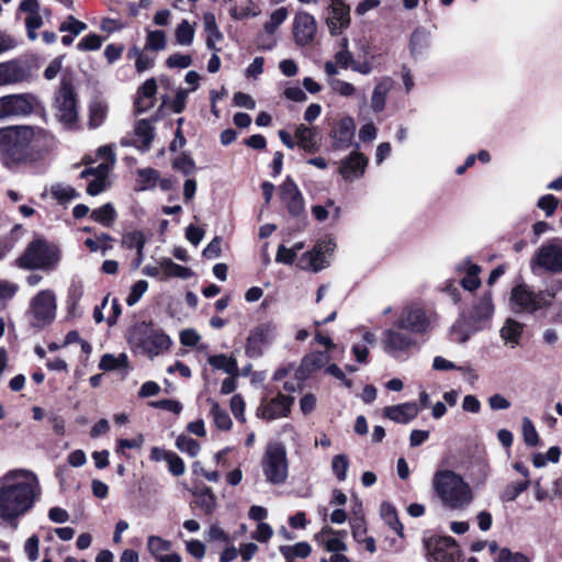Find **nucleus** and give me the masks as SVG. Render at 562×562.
I'll list each match as a JSON object with an SVG mask.
<instances>
[{
    "label": "nucleus",
    "mask_w": 562,
    "mask_h": 562,
    "mask_svg": "<svg viewBox=\"0 0 562 562\" xmlns=\"http://www.w3.org/2000/svg\"><path fill=\"white\" fill-rule=\"evenodd\" d=\"M522 436L526 445L531 447L538 445V432L533 423L528 417L522 418Z\"/></svg>",
    "instance_id": "nucleus-55"
},
{
    "label": "nucleus",
    "mask_w": 562,
    "mask_h": 562,
    "mask_svg": "<svg viewBox=\"0 0 562 562\" xmlns=\"http://www.w3.org/2000/svg\"><path fill=\"white\" fill-rule=\"evenodd\" d=\"M156 91L157 83L154 78L146 80L142 87H139L135 102L138 112H144L153 106V98Z\"/></svg>",
    "instance_id": "nucleus-32"
},
{
    "label": "nucleus",
    "mask_w": 562,
    "mask_h": 562,
    "mask_svg": "<svg viewBox=\"0 0 562 562\" xmlns=\"http://www.w3.org/2000/svg\"><path fill=\"white\" fill-rule=\"evenodd\" d=\"M431 488L439 503L450 510H464L475 498L470 483L460 473L450 469L435 471Z\"/></svg>",
    "instance_id": "nucleus-3"
},
{
    "label": "nucleus",
    "mask_w": 562,
    "mask_h": 562,
    "mask_svg": "<svg viewBox=\"0 0 562 562\" xmlns=\"http://www.w3.org/2000/svg\"><path fill=\"white\" fill-rule=\"evenodd\" d=\"M60 257L61 251L58 246L42 238H36L18 259V265L26 269L53 270L59 262Z\"/></svg>",
    "instance_id": "nucleus-5"
},
{
    "label": "nucleus",
    "mask_w": 562,
    "mask_h": 562,
    "mask_svg": "<svg viewBox=\"0 0 562 562\" xmlns=\"http://www.w3.org/2000/svg\"><path fill=\"white\" fill-rule=\"evenodd\" d=\"M160 268L162 272L165 273V278H180V279H189L192 277L191 269L180 266L176 262H173L169 258H162L160 259Z\"/></svg>",
    "instance_id": "nucleus-36"
},
{
    "label": "nucleus",
    "mask_w": 562,
    "mask_h": 562,
    "mask_svg": "<svg viewBox=\"0 0 562 562\" xmlns=\"http://www.w3.org/2000/svg\"><path fill=\"white\" fill-rule=\"evenodd\" d=\"M494 314V304L491 293H485L473 307L472 317L475 321H487Z\"/></svg>",
    "instance_id": "nucleus-35"
},
{
    "label": "nucleus",
    "mask_w": 562,
    "mask_h": 562,
    "mask_svg": "<svg viewBox=\"0 0 562 562\" xmlns=\"http://www.w3.org/2000/svg\"><path fill=\"white\" fill-rule=\"evenodd\" d=\"M456 270L459 273H464L461 280V285L467 291H474L481 285L479 273L481 268L472 261L464 259L456 266Z\"/></svg>",
    "instance_id": "nucleus-28"
},
{
    "label": "nucleus",
    "mask_w": 562,
    "mask_h": 562,
    "mask_svg": "<svg viewBox=\"0 0 562 562\" xmlns=\"http://www.w3.org/2000/svg\"><path fill=\"white\" fill-rule=\"evenodd\" d=\"M50 193L60 202H68L79 196L74 188L61 183L52 186Z\"/></svg>",
    "instance_id": "nucleus-51"
},
{
    "label": "nucleus",
    "mask_w": 562,
    "mask_h": 562,
    "mask_svg": "<svg viewBox=\"0 0 562 562\" xmlns=\"http://www.w3.org/2000/svg\"><path fill=\"white\" fill-rule=\"evenodd\" d=\"M213 422L218 429L228 430L232 427V419L226 411L221 408L217 402L209 400Z\"/></svg>",
    "instance_id": "nucleus-44"
},
{
    "label": "nucleus",
    "mask_w": 562,
    "mask_h": 562,
    "mask_svg": "<svg viewBox=\"0 0 562 562\" xmlns=\"http://www.w3.org/2000/svg\"><path fill=\"white\" fill-rule=\"evenodd\" d=\"M116 212L112 204L106 203L91 212V218L105 227H110L115 221Z\"/></svg>",
    "instance_id": "nucleus-42"
},
{
    "label": "nucleus",
    "mask_w": 562,
    "mask_h": 562,
    "mask_svg": "<svg viewBox=\"0 0 562 562\" xmlns=\"http://www.w3.org/2000/svg\"><path fill=\"white\" fill-rule=\"evenodd\" d=\"M432 317L418 303L405 305L396 321V327L412 335H424L430 330Z\"/></svg>",
    "instance_id": "nucleus-10"
},
{
    "label": "nucleus",
    "mask_w": 562,
    "mask_h": 562,
    "mask_svg": "<svg viewBox=\"0 0 562 562\" xmlns=\"http://www.w3.org/2000/svg\"><path fill=\"white\" fill-rule=\"evenodd\" d=\"M330 361L328 351H314L303 359L302 367L308 372L325 368Z\"/></svg>",
    "instance_id": "nucleus-40"
},
{
    "label": "nucleus",
    "mask_w": 562,
    "mask_h": 562,
    "mask_svg": "<svg viewBox=\"0 0 562 562\" xmlns=\"http://www.w3.org/2000/svg\"><path fill=\"white\" fill-rule=\"evenodd\" d=\"M27 78V71L22 64L16 60L0 63V87L21 82Z\"/></svg>",
    "instance_id": "nucleus-26"
},
{
    "label": "nucleus",
    "mask_w": 562,
    "mask_h": 562,
    "mask_svg": "<svg viewBox=\"0 0 562 562\" xmlns=\"http://www.w3.org/2000/svg\"><path fill=\"white\" fill-rule=\"evenodd\" d=\"M56 296L52 290H43L31 301V313L38 326L50 323L56 316Z\"/></svg>",
    "instance_id": "nucleus-17"
},
{
    "label": "nucleus",
    "mask_w": 562,
    "mask_h": 562,
    "mask_svg": "<svg viewBox=\"0 0 562 562\" xmlns=\"http://www.w3.org/2000/svg\"><path fill=\"white\" fill-rule=\"evenodd\" d=\"M328 85L335 93L341 97H353L357 92V89L352 83L340 79H330Z\"/></svg>",
    "instance_id": "nucleus-54"
},
{
    "label": "nucleus",
    "mask_w": 562,
    "mask_h": 562,
    "mask_svg": "<svg viewBox=\"0 0 562 562\" xmlns=\"http://www.w3.org/2000/svg\"><path fill=\"white\" fill-rule=\"evenodd\" d=\"M349 468V460L346 454H337L331 460V470L339 481H345Z\"/></svg>",
    "instance_id": "nucleus-53"
},
{
    "label": "nucleus",
    "mask_w": 562,
    "mask_h": 562,
    "mask_svg": "<svg viewBox=\"0 0 562 562\" xmlns=\"http://www.w3.org/2000/svg\"><path fill=\"white\" fill-rule=\"evenodd\" d=\"M108 104L103 101H94L89 106V126L97 128L103 124L108 115Z\"/></svg>",
    "instance_id": "nucleus-41"
},
{
    "label": "nucleus",
    "mask_w": 562,
    "mask_h": 562,
    "mask_svg": "<svg viewBox=\"0 0 562 562\" xmlns=\"http://www.w3.org/2000/svg\"><path fill=\"white\" fill-rule=\"evenodd\" d=\"M329 33L340 35L350 24V9L344 0H331L330 15L327 20Z\"/></svg>",
    "instance_id": "nucleus-20"
},
{
    "label": "nucleus",
    "mask_w": 562,
    "mask_h": 562,
    "mask_svg": "<svg viewBox=\"0 0 562 562\" xmlns=\"http://www.w3.org/2000/svg\"><path fill=\"white\" fill-rule=\"evenodd\" d=\"M553 297L550 290L533 292L526 284H519L510 292L509 307L514 313H535L550 306Z\"/></svg>",
    "instance_id": "nucleus-6"
},
{
    "label": "nucleus",
    "mask_w": 562,
    "mask_h": 562,
    "mask_svg": "<svg viewBox=\"0 0 562 562\" xmlns=\"http://www.w3.org/2000/svg\"><path fill=\"white\" fill-rule=\"evenodd\" d=\"M381 346L385 353L395 359L408 356L412 349L417 347L414 335L408 331H400L398 328H387L382 333Z\"/></svg>",
    "instance_id": "nucleus-11"
},
{
    "label": "nucleus",
    "mask_w": 562,
    "mask_h": 562,
    "mask_svg": "<svg viewBox=\"0 0 562 562\" xmlns=\"http://www.w3.org/2000/svg\"><path fill=\"white\" fill-rule=\"evenodd\" d=\"M102 45L101 36L97 34H89L85 36L77 45L79 50H97Z\"/></svg>",
    "instance_id": "nucleus-60"
},
{
    "label": "nucleus",
    "mask_w": 562,
    "mask_h": 562,
    "mask_svg": "<svg viewBox=\"0 0 562 562\" xmlns=\"http://www.w3.org/2000/svg\"><path fill=\"white\" fill-rule=\"evenodd\" d=\"M18 286L7 281H0V310H2L7 302L13 297Z\"/></svg>",
    "instance_id": "nucleus-61"
},
{
    "label": "nucleus",
    "mask_w": 562,
    "mask_h": 562,
    "mask_svg": "<svg viewBox=\"0 0 562 562\" xmlns=\"http://www.w3.org/2000/svg\"><path fill=\"white\" fill-rule=\"evenodd\" d=\"M172 166L184 175H191L195 169L194 161L184 155L177 157L173 160Z\"/></svg>",
    "instance_id": "nucleus-62"
},
{
    "label": "nucleus",
    "mask_w": 562,
    "mask_h": 562,
    "mask_svg": "<svg viewBox=\"0 0 562 562\" xmlns=\"http://www.w3.org/2000/svg\"><path fill=\"white\" fill-rule=\"evenodd\" d=\"M41 495L37 476L31 471L12 470L0 479V518L14 522L25 515Z\"/></svg>",
    "instance_id": "nucleus-1"
},
{
    "label": "nucleus",
    "mask_w": 562,
    "mask_h": 562,
    "mask_svg": "<svg viewBox=\"0 0 562 562\" xmlns=\"http://www.w3.org/2000/svg\"><path fill=\"white\" fill-rule=\"evenodd\" d=\"M167 463L169 472L175 476H180L186 472V465L183 460L175 452H172V454L169 456Z\"/></svg>",
    "instance_id": "nucleus-64"
},
{
    "label": "nucleus",
    "mask_w": 562,
    "mask_h": 562,
    "mask_svg": "<svg viewBox=\"0 0 562 562\" xmlns=\"http://www.w3.org/2000/svg\"><path fill=\"white\" fill-rule=\"evenodd\" d=\"M381 516L383 520L392 528L400 538H404V527L398 520L395 507L390 503H383L381 505Z\"/></svg>",
    "instance_id": "nucleus-38"
},
{
    "label": "nucleus",
    "mask_w": 562,
    "mask_h": 562,
    "mask_svg": "<svg viewBox=\"0 0 562 562\" xmlns=\"http://www.w3.org/2000/svg\"><path fill=\"white\" fill-rule=\"evenodd\" d=\"M53 143L54 137L41 127L11 125L0 128V156L8 168L25 162L30 148L47 149Z\"/></svg>",
    "instance_id": "nucleus-2"
},
{
    "label": "nucleus",
    "mask_w": 562,
    "mask_h": 562,
    "mask_svg": "<svg viewBox=\"0 0 562 562\" xmlns=\"http://www.w3.org/2000/svg\"><path fill=\"white\" fill-rule=\"evenodd\" d=\"M112 240L111 236L103 233L99 236H95V238H88L85 241V245L90 249V251L95 252L100 250L102 255H105L108 250L112 248V245L110 244Z\"/></svg>",
    "instance_id": "nucleus-47"
},
{
    "label": "nucleus",
    "mask_w": 562,
    "mask_h": 562,
    "mask_svg": "<svg viewBox=\"0 0 562 562\" xmlns=\"http://www.w3.org/2000/svg\"><path fill=\"white\" fill-rule=\"evenodd\" d=\"M524 327L522 323L514 318H507L499 329V337L504 345L512 349L516 348L520 344Z\"/></svg>",
    "instance_id": "nucleus-30"
},
{
    "label": "nucleus",
    "mask_w": 562,
    "mask_h": 562,
    "mask_svg": "<svg viewBox=\"0 0 562 562\" xmlns=\"http://www.w3.org/2000/svg\"><path fill=\"white\" fill-rule=\"evenodd\" d=\"M87 29V24L69 15L65 22L59 26L60 32H70L74 35H79Z\"/></svg>",
    "instance_id": "nucleus-58"
},
{
    "label": "nucleus",
    "mask_w": 562,
    "mask_h": 562,
    "mask_svg": "<svg viewBox=\"0 0 562 562\" xmlns=\"http://www.w3.org/2000/svg\"><path fill=\"white\" fill-rule=\"evenodd\" d=\"M35 98L27 93L8 94L0 98V121L27 115L33 112Z\"/></svg>",
    "instance_id": "nucleus-16"
},
{
    "label": "nucleus",
    "mask_w": 562,
    "mask_h": 562,
    "mask_svg": "<svg viewBox=\"0 0 562 562\" xmlns=\"http://www.w3.org/2000/svg\"><path fill=\"white\" fill-rule=\"evenodd\" d=\"M368 165L367 157L359 153L352 151L349 156L339 162V173L346 181H353L364 175Z\"/></svg>",
    "instance_id": "nucleus-21"
},
{
    "label": "nucleus",
    "mask_w": 562,
    "mask_h": 562,
    "mask_svg": "<svg viewBox=\"0 0 562 562\" xmlns=\"http://www.w3.org/2000/svg\"><path fill=\"white\" fill-rule=\"evenodd\" d=\"M191 64H192L191 56L180 54V53H175V54L170 55L166 60V65L169 68H188Z\"/></svg>",
    "instance_id": "nucleus-59"
},
{
    "label": "nucleus",
    "mask_w": 562,
    "mask_h": 562,
    "mask_svg": "<svg viewBox=\"0 0 562 562\" xmlns=\"http://www.w3.org/2000/svg\"><path fill=\"white\" fill-rule=\"evenodd\" d=\"M530 485L529 479L522 482H513L508 484L501 494L503 502H514L521 493H524Z\"/></svg>",
    "instance_id": "nucleus-46"
},
{
    "label": "nucleus",
    "mask_w": 562,
    "mask_h": 562,
    "mask_svg": "<svg viewBox=\"0 0 562 562\" xmlns=\"http://www.w3.org/2000/svg\"><path fill=\"white\" fill-rule=\"evenodd\" d=\"M279 550L286 562H290L294 558L306 559L310 557L312 547L307 542H297L293 546H281Z\"/></svg>",
    "instance_id": "nucleus-37"
},
{
    "label": "nucleus",
    "mask_w": 562,
    "mask_h": 562,
    "mask_svg": "<svg viewBox=\"0 0 562 562\" xmlns=\"http://www.w3.org/2000/svg\"><path fill=\"white\" fill-rule=\"evenodd\" d=\"M146 243L145 235L140 231L128 232L122 237V246L127 249L144 248Z\"/></svg>",
    "instance_id": "nucleus-52"
},
{
    "label": "nucleus",
    "mask_w": 562,
    "mask_h": 562,
    "mask_svg": "<svg viewBox=\"0 0 562 562\" xmlns=\"http://www.w3.org/2000/svg\"><path fill=\"white\" fill-rule=\"evenodd\" d=\"M419 413L418 404L415 402H405L397 405L386 406L383 409V415L389 419L398 423L407 424L415 419Z\"/></svg>",
    "instance_id": "nucleus-25"
},
{
    "label": "nucleus",
    "mask_w": 562,
    "mask_h": 562,
    "mask_svg": "<svg viewBox=\"0 0 562 562\" xmlns=\"http://www.w3.org/2000/svg\"><path fill=\"white\" fill-rule=\"evenodd\" d=\"M293 402V396L284 395L279 392L276 396L261 401L257 409V415L267 420L288 417Z\"/></svg>",
    "instance_id": "nucleus-18"
},
{
    "label": "nucleus",
    "mask_w": 562,
    "mask_h": 562,
    "mask_svg": "<svg viewBox=\"0 0 562 562\" xmlns=\"http://www.w3.org/2000/svg\"><path fill=\"white\" fill-rule=\"evenodd\" d=\"M347 532L344 530H335L329 526H325L314 536L315 541L321 544L327 552L347 551L345 538Z\"/></svg>",
    "instance_id": "nucleus-22"
},
{
    "label": "nucleus",
    "mask_w": 562,
    "mask_h": 562,
    "mask_svg": "<svg viewBox=\"0 0 562 562\" xmlns=\"http://www.w3.org/2000/svg\"><path fill=\"white\" fill-rule=\"evenodd\" d=\"M297 145L307 153L318 150L317 131L314 127L299 124L294 132Z\"/></svg>",
    "instance_id": "nucleus-31"
},
{
    "label": "nucleus",
    "mask_w": 562,
    "mask_h": 562,
    "mask_svg": "<svg viewBox=\"0 0 562 562\" xmlns=\"http://www.w3.org/2000/svg\"><path fill=\"white\" fill-rule=\"evenodd\" d=\"M204 31L206 32V46L211 50L220 52L216 44L223 40V34L218 30L214 13L205 12L203 14Z\"/></svg>",
    "instance_id": "nucleus-33"
},
{
    "label": "nucleus",
    "mask_w": 562,
    "mask_h": 562,
    "mask_svg": "<svg viewBox=\"0 0 562 562\" xmlns=\"http://www.w3.org/2000/svg\"><path fill=\"white\" fill-rule=\"evenodd\" d=\"M428 47V35L424 30L417 29L413 32L409 42L411 53L414 56L422 55Z\"/></svg>",
    "instance_id": "nucleus-45"
},
{
    "label": "nucleus",
    "mask_w": 562,
    "mask_h": 562,
    "mask_svg": "<svg viewBox=\"0 0 562 562\" xmlns=\"http://www.w3.org/2000/svg\"><path fill=\"white\" fill-rule=\"evenodd\" d=\"M138 176L142 181L143 190L154 188L159 180V173L155 169H151V168L139 169Z\"/></svg>",
    "instance_id": "nucleus-57"
},
{
    "label": "nucleus",
    "mask_w": 562,
    "mask_h": 562,
    "mask_svg": "<svg viewBox=\"0 0 562 562\" xmlns=\"http://www.w3.org/2000/svg\"><path fill=\"white\" fill-rule=\"evenodd\" d=\"M126 339L135 355H142L149 359L164 353L171 346V339L168 335L146 322L134 324L127 330Z\"/></svg>",
    "instance_id": "nucleus-4"
},
{
    "label": "nucleus",
    "mask_w": 562,
    "mask_h": 562,
    "mask_svg": "<svg viewBox=\"0 0 562 562\" xmlns=\"http://www.w3.org/2000/svg\"><path fill=\"white\" fill-rule=\"evenodd\" d=\"M56 120L66 128H75L78 122L77 99L70 83L64 81L53 104Z\"/></svg>",
    "instance_id": "nucleus-9"
},
{
    "label": "nucleus",
    "mask_w": 562,
    "mask_h": 562,
    "mask_svg": "<svg viewBox=\"0 0 562 562\" xmlns=\"http://www.w3.org/2000/svg\"><path fill=\"white\" fill-rule=\"evenodd\" d=\"M289 12L285 8L281 7L276 9L269 16V20L263 24L262 32L258 35V45L265 49H271L276 45L273 38L278 27L288 19Z\"/></svg>",
    "instance_id": "nucleus-19"
},
{
    "label": "nucleus",
    "mask_w": 562,
    "mask_h": 562,
    "mask_svg": "<svg viewBox=\"0 0 562 562\" xmlns=\"http://www.w3.org/2000/svg\"><path fill=\"white\" fill-rule=\"evenodd\" d=\"M176 447L192 458L196 457L201 450L200 443L186 435L178 436Z\"/></svg>",
    "instance_id": "nucleus-49"
},
{
    "label": "nucleus",
    "mask_w": 562,
    "mask_h": 562,
    "mask_svg": "<svg viewBox=\"0 0 562 562\" xmlns=\"http://www.w3.org/2000/svg\"><path fill=\"white\" fill-rule=\"evenodd\" d=\"M317 22L314 15L300 10L295 12L292 22V34L297 46L312 45L317 35Z\"/></svg>",
    "instance_id": "nucleus-15"
},
{
    "label": "nucleus",
    "mask_w": 562,
    "mask_h": 562,
    "mask_svg": "<svg viewBox=\"0 0 562 562\" xmlns=\"http://www.w3.org/2000/svg\"><path fill=\"white\" fill-rule=\"evenodd\" d=\"M277 336V325L273 322H266L255 326L246 340L245 351L250 358H258L263 355Z\"/></svg>",
    "instance_id": "nucleus-13"
},
{
    "label": "nucleus",
    "mask_w": 562,
    "mask_h": 562,
    "mask_svg": "<svg viewBox=\"0 0 562 562\" xmlns=\"http://www.w3.org/2000/svg\"><path fill=\"white\" fill-rule=\"evenodd\" d=\"M148 290V282L145 280L137 281L131 289L130 294L126 297V304L128 306L135 305L142 296L146 293Z\"/></svg>",
    "instance_id": "nucleus-56"
},
{
    "label": "nucleus",
    "mask_w": 562,
    "mask_h": 562,
    "mask_svg": "<svg viewBox=\"0 0 562 562\" xmlns=\"http://www.w3.org/2000/svg\"><path fill=\"white\" fill-rule=\"evenodd\" d=\"M154 138V131L150 123L146 120L137 122L134 131V137L123 138L121 144L123 146H135L140 151H146Z\"/></svg>",
    "instance_id": "nucleus-24"
},
{
    "label": "nucleus",
    "mask_w": 562,
    "mask_h": 562,
    "mask_svg": "<svg viewBox=\"0 0 562 562\" xmlns=\"http://www.w3.org/2000/svg\"><path fill=\"white\" fill-rule=\"evenodd\" d=\"M283 201L293 215H299L303 211V198L293 180L286 179L281 187Z\"/></svg>",
    "instance_id": "nucleus-29"
},
{
    "label": "nucleus",
    "mask_w": 562,
    "mask_h": 562,
    "mask_svg": "<svg viewBox=\"0 0 562 562\" xmlns=\"http://www.w3.org/2000/svg\"><path fill=\"white\" fill-rule=\"evenodd\" d=\"M335 247L336 245L331 240L317 243L313 249L302 255L299 267L312 272H318L327 268Z\"/></svg>",
    "instance_id": "nucleus-14"
},
{
    "label": "nucleus",
    "mask_w": 562,
    "mask_h": 562,
    "mask_svg": "<svg viewBox=\"0 0 562 562\" xmlns=\"http://www.w3.org/2000/svg\"><path fill=\"white\" fill-rule=\"evenodd\" d=\"M167 46L166 33L161 30L148 31L146 36V47L151 50H164Z\"/></svg>",
    "instance_id": "nucleus-50"
},
{
    "label": "nucleus",
    "mask_w": 562,
    "mask_h": 562,
    "mask_svg": "<svg viewBox=\"0 0 562 562\" xmlns=\"http://www.w3.org/2000/svg\"><path fill=\"white\" fill-rule=\"evenodd\" d=\"M356 124L351 116L340 119L334 126L330 137L337 149L347 148L355 136Z\"/></svg>",
    "instance_id": "nucleus-23"
},
{
    "label": "nucleus",
    "mask_w": 562,
    "mask_h": 562,
    "mask_svg": "<svg viewBox=\"0 0 562 562\" xmlns=\"http://www.w3.org/2000/svg\"><path fill=\"white\" fill-rule=\"evenodd\" d=\"M428 562H454L459 557L457 541L448 536L424 540Z\"/></svg>",
    "instance_id": "nucleus-12"
},
{
    "label": "nucleus",
    "mask_w": 562,
    "mask_h": 562,
    "mask_svg": "<svg viewBox=\"0 0 562 562\" xmlns=\"http://www.w3.org/2000/svg\"><path fill=\"white\" fill-rule=\"evenodd\" d=\"M393 86L394 81L391 77H382L378 80L371 94V109L374 113H380L385 109L386 99Z\"/></svg>",
    "instance_id": "nucleus-27"
},
{
    "label": "nucleus",
    "mask_w": 562,
    "mask_h": 562,
    "mask_svg": "<svg viewBox=\"0 0 562 562\" xmlns=\"http://www.w3.org/2000/svg\"><path fill=\"white\" fill-rule=\"evenodd\" d=\"M171 546L169 540L158 536L147 538V549L157 561L171 549Z\"/></svg>",
    "instance_id": "nucleus-43"
},
{
    "label": "nucleus",
    "mask_w": 562,
    "mask_h": 562,
    "mask_svg": "<svg viewBox=\"0 0 562 562\" xmlns=\"http://www.w3.org/2000/svg\"><path fill=\"white\" fill-rule=\"evenodd\" d=\"M261 467L266 480L271 484H282L288 477L286 450L282 443L272 442L266 448Z\"/></svg>",
    "instance_id": "nucleus-7"
},
{
    "label": "nucleus",
    "mask_w": 562,
    "mask_h": 562,
    "mask_svg": "<svg viewBox=\"0 0 562 562\" xmlns=\"http://www.w3.org/2000/svg\"><path fill=\"white\" fill-rule=\"evenodd\" d=\"M195 34L194 25L188 20H182L175 30L176 43L180 46H190Z\"/></svg>",
    "instance_id": "nucleus-39"
},
{
    "label": "nucleus",
    "mask_w": 562,
    "mask_h": 562,
    "mask_svg": "<svg viewBox=\"0 0 562 562\" xmlns=\"http://www.w3.org/2000/svg\"><path fill=\"white\" fill-rule=\"evenodd\" d=\"M273 536V529L270 525L266 522H259L257 525L256 530L252 532L251 537L252 539L259 541V542H267L270 540Z\"/></svg>",
    "instance_id": "nucleus-63"
},
{
    "label": "nucleus",
    "mask_w": 562,
    "mask_h": 562,
    "mask_svg": "<svg viewBox=\"0 0 562 562\" xmlns=\"http://www.w3.org/2000/svg\"><path fill=\"white\" fill-rule=\"evenodd\" d=\"M531 269L550 272H562V238L554 237L542 243L531 258Z\"/></svg>",
    "instance_id": "nucleus-8"
},
{
    "label": "nucleus",
    "mask_w": 562,
    "mask_h": 562,
    "mask_svg": "<svg viewBox=\"0 0 562 562\" xmlns=\"http://www.w3.org/2000/svg\"><path fill=\"white\" fill-rule=\"evenodd\" d=\"M207 362L213 369L221 370L229 375H237L238 373V364L233 357L226 355L210 356Z\"/></svg>",
    "instance_id": "nucleus-34"
},
{
    "label": "nucleus",
    "mask_w": 562,
    "mask_h": 562,
    "mask_svg": "<svg viewBox=\"0 0 562 562\" xmlns=\"http://www.w3.org/2000/svg\"><path fill=\"white\" fill-rule=\"evenodd\" d=\"M196 505L205 512L211 514L216 507V497L210 488H204L195 495Z\"/></svg>",
    "instance_id": "nucleus-48"
}]
</instances>
